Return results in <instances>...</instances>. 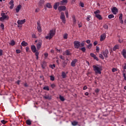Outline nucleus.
Wrapping results in <instances>:
<instances>
[{"mask_svg":"<svg viewBox=\"0 0 126 126\" xmlns=\"http://www.w3.org/2000/svg\"><path fill=\"white\" fill-rule=\"evenodd\" d=\"M93 67L94 68V70L95 72V73H96V74H97V73H98V74H101V71H102V67L99 66L98 64H96L94 65L93 66Z\"/></svg>","mask_w":126,"mask_h":126,"instance_id":"obj_1","label":"nucleus"},{"mask_svg":"<svg viewBox=\"0 0 126 126\" xmlns=\"http://www.w3.org/2000/svg\"><path fill=\"white\" fill-rule=\"evenodd\" d=\"M56 34V31L55 30H51L47 34V36H45V39L47 40H51L55 34Z\"/></svg>","mask_w":126,"mask_h":126,"instance_id":"obj_2","label":"nucleus"},{"mask_svg":"<svg viewBox=\"0 0 126 126\" xmlns=\"http://www.w3.org/2000/svg\"><path fill=\"white\" fill-rule=\"evenodd\" d=\"M1 17H0V21H3V20H8L9 17H8L5 13H1Z\"/></svg>","mask_w":126,"mask_h":126,"instance_id":"obj_3","label":"nucleus"},{"mask_svg":"<svg viewBox=\"0 0 126 126\" xmlns=\"http://www.w3.org/2000/svg\"><path fill=\"white\" fill-rule=\"evenodd\" d=\"M60 19H61L63 24H65V22L66 21V20H65V16H64V13L63 12L61 13Z\"/></svg>","mask_w":126,"mask_h":126,"instance_id":"obj_4","label":"nucleus"},{"mask_svg":"<svg viewBox=\"0 0 126 126\" xmlns=\"http://www.w3.org/2000/svg\"><path fill=\"white\" fill-rule=\"evenodd\" d=\"M74 46L75 49H79L81 47L80 42L78 41H74Z\"/></svg>","mask_w":126,"mask_h":126,"instance_id":"obj_5","label":"nucleus"},{"mask_svg":"<svg viewBox=\"0 0 126 126\" xmlns=\"http://www.w3.org/2000/svg\"><path fill=\"white\" fill-rule=\"evenodd\" d=\"M41 47H42V40L38 41L36 44L37 51H39L41 49Z\"/></svg>","mask_w":126,"mask_h":126,"instance_id":"obj_6","label":"nucleus"},{"mask_svg":"<svg viewBox=\"0 0 126 126\" xmlns=\"http://www.w3.org/2000/svg\"><path fill=\"white\" fill-rule=\"evenodd\" d=\"M37 31H38V32L41 33V32H42V28L41 27V24H40V22L38 21L37 22Z\"/></svg>","mask_w":126,"mask_h":126,"instance_id":"obj_7","label":"nucleus"},{"mask_svg":"<svg viewBox=\"0 0 126 126\" xmlns=\"http://www.w3.org/2000/svg\"><path fill=\"white\" fill-rule=\"evenodd\" d=\"M109 54V50L106 49L104 51L102 52V55L104 56V58H108V55Z\"/></svg>","mask_w":126,"mask_h":126,"instance_id":"obj_8","label":"nucleus"},{"mask_svg":"<svg viewBox=\"0 0 126 126\" xmlns=\"http://www.w3.org/2000/svg\"><path fill=\"white\" fill-rule=\"evenodd\" d=\"M26 22V20L24 19V20H19L17 21V24L18 25H22V24H24Z\"/></svg>","mask_w":126,"mask_h":126,"instance_id":"obj_9","label":"nucleus"},{"mask_svg":"<svg viewBox=\"0 0 126 126\" xmlns=\"http://www.w3.org/2000/svg\"><path fill=\"white\" fill-rule=\"evenodd\" d=\"M14 2V1H13V0H11L9 3V4L10 5V9H13V7L14 6V4L13 3Z\"/></svg>","mask_w":126,"mask_h":126,"instance_id":"obj_10","label":"nucleus"},{"mask_svg":"<svg viewBox=\"0 0 126 126\" xmlns=\"http://www.w3.org/2000/svg\"><path fill=\"white\" fill-rule=\"evenodd\" d=\"M66 8V7H65V6H60L58 7V10L59 11H63V10H65Z\"/></svg>","mask_w":126,"mask_h":126,"instance_id":"obj_11","label":"nucleus"},{"mask_svg":"<svg viewBox=\"0 0 126 126\" xmlns=\"http://www.w3.org/2000/svg\"><path fill=\"white\" fill-rule=\"evenodd\" d=\"M105 39H106V33H103L100 35V42L104 41Z\"/></svg>","mask_w":126,"mask_h":126,"instance_id":"obj_12","label":"nucleus"},{"mask_svg":"<svg viewBox=\"0 0 126 126\" xmlns=\"http://www.w3.org/2000/svg\"><path fill=\"white\" fill-rule=\"evenodd\" d=\"M112 12L113 14H117V13L118 12V8L116 7H113L112 9Z\"/></svg>","mask_w":126,"mask_h":126,"instance_id":"obj_13","label":"nucleus"},{"mask_svg":"<svg viewBox=\"0 0 126 126\" xmlns=\"http://www.w3.org/2000/svg\"><path fill=\"white\" fill-rule=\"evenodd\" d=\"M77 63V59H74L71 63V65L73 67L75 66V63Z\"/></svg>","mask_w":126,"mask_h":126,"instance_id":"obj_14","label":"nucleus"},{"mask_svg":"<svg viewBox=\"0 0 126 126\" xmlns=\"http://www.w3.org/2000/svg\"><path fill=\"white\" fill-rule=\"evenodd\" d=\"M121 53L124 59H126V50L123 49Z\"/></svg>","mask_w":126,"mask_h":126,"instance_id":"obj_15","label":"nucleus"},{"mask_svg":"<svg viewBox=\"0 0 126 126\" xmlns=\"http://www.w3.org/2000/svg\"><path fill=\"white\" fill-rule=\"evenodd\" d=\"M31 50L32 52H33V53H35L37 51V49H36V46H35V45H32Z\"/></svg>","mask_w":126,"mask_h":126,"instance_id":"obj_16","label":"nucleus"},{"mask_svg":"<svg viewBox=\"0 0 126 126\" xmlns=\"http://www.w3.org/2000/svg\"><path fill=\"white\" fill-rule=\"evenodd\" d=\"M119 20H120V23L124 24V20H123V14H120L119 16Z\"/></svg>","mask_w":126,"mask_h":126,"instance_id":"obj_17","label":"nucleus"},{"mask_svg":"<svg viewBox=\"0 0 126 126\" xmlns=\"http://www.w3.org/2000/svg\"><path fill=\"white\" fill-rule=\"evenodd\" d=\"M119 49H120V46L118 44H117L114 46L113 48V51L115 52L117 51V50H119Z\"/></svg>","mask_w":126,"mask_h":126,"instance_id":"obj_18","label":"nucleus"},{"mask_svg":"<svg viewBox=\"0 0 126 126\" xmlns=\"http://www.w3.org/2000/svg\"><path fill=\"white\" fill-rule=\"evenodd\" d=\"M43 98H44V99H46L47 100H51L52 99V96L51 95H44L43 96Z\"/></svg>","mask_w":126,"mask_h":126,"instance_id":"obj_19","label":"nucleus"},{"mask_svg":"<svg viewBox=\"0 0 126 126\" xmlns=\"http://www.w3.org/2000/svg\"><path fill=\"white\" fill-rule=\"evenodd\" d=\"M59 5H60V2H56L54 5V9L57 10V9H58V6H59Z\"/></svg>","mask_w":126,"mask_h":126,"instance_id":"obj_20","label":"nucleus"},{"mask_svg":"<svg viewBox=\"0 0 126 126\" xmlns=\"http://www.w3.org/2000/svg\"><path fill=\"white\" fill-rule=\"evenodd\" d=\"M44 2H45L44 0H40L38 5L39 6L42 7L43 6V5L44 4Z\"/></svg>","mask_w":126,"mask_h":126,"instance_id":"obj_21","label":"nucleus"},{"mask_svg":"<svg viewBox=\"0 0 126 126\" xmlns=\"http://www.w3.org/2000/svg\"><path fill=\"white\" fill-rule=\"evenodd\" d=\"M67 64V62L63 61L62 63V66H63V68H64L65 66H66Z\"/></svg>","mask_w":126,"mask_h":126,"instance_id":"obj_22","label":"nucleus"},{"mask_svg":"<svg viewBox=\"0 0 126 126\" xmlns=\"http://www.w3.org/2000/svg\"><path fill=\"white\" fill-rule=\"evenodd\" d=\"M64 54L66 56H71V53H70V51L68 50H66V51H65Z\"/></svg>","mask_w":126,"mask_h":126,"instance_id":"obj_23","label":"nucleus"},{"mask_svg":"<svg viewBox=\"0 0 126 126\" xmlns=\"http://www.w3.org/2000/svg\"><path fill=\"white\" fill-rule=\"evenodd\" d=\"M46 65H47L46 62H43L41 64V67L43 69H44L45 67H46Z\"/></svg>","mask_w":126,"mask_h":126,"instance_id":"obj_24","label":"nucleus"},{"mask_svg":"<svg viewBox=\"0 0 126 126\" xmlns=\"http://www.w3.org/2000/svg\"><path fill=\"white\" fill-rule=\"evenodd\" d=\"M21 9V5H19L16 8V11L17 13H18L19 10Z\"/></svg>","mask_w":126,"mask_h":126,"instance_id":"obj_25","label":"nucleus"},{"mask_svg":"<svg viewBox=\"0 0 126 126\" xmlns=\"http://www.w3.org/2000/svg\"><path fill=\"white\" fill-rule=\"evenodd\" d=\"M21 45L23 46V47H26V46H28V43H27V42H25V41H23L21 43Z\"/></svg>","mask_w":126,"mask_h":126,"instance_id":"obj_26","label":"nucleus"},{"mask_svg":"<svg viewBox=\"0 0 126 126\" xmlns=\"http://www.w3.org/2000/svg\"><path fill=\"white\" fill-rule=\"evenodd\" d=\"M62 78H65L66 77V73H65V72L63 71L62 72Z\"/></svg>","mask_w":126,"mask_h":126,"instance_id":"obj_27","label":"nucleus"},{"mask_svg":"<svg viewBox=\"0 0 126 126\" xmlns=\"http://www.w3.org/2000/svg\"><path fill=\"white\" fill-rule=\"evenodd\" d=\"M95 17H96V18H98L99 20H102V19H103V18H102V16H101L100 14L96 15Z\"/></svg>","mask_w":126,"mask_h":126,"instance_id":"obj_28","label":"nucleus"},{"mask_svg":"<svg viewBox=\"0 0 126 126\" xmlns=\"http://www.w3.org/2000/svg\"><path fill=\"white\" fill-rule=\"evenodd\" d=\"M46 7L48 8H52L53 6H52V4L51 3H46Z\"/></svg>","mask_w":126,"mask_h":126,"instance_id":"obj_29","label":"nucleus"},{"mask_svg":"<svg viewBox=\"0 0 126 126\" xmlns=\"http://www.w3.org/2000/svg\"><path fill=\"white\" fill-rule=\"evenodd\" d=\"M26 124L28 126H31V125H32V123L31 122V121H30V120H27L26 121Z\"/></svg>","mask_w":126,"mask_h":126,"instance_id":"obj_30","label":"nucleus"},{"mask_svg":"<svg viewBox=\"0 0 126 126\" xmlns=\"http://www.w3.org/2000/svg\"><path fill=\"white\" fill-rule=\"evenodd\" d=\"M61 4L63 5L64 3H67V0H63L61 1Z\"/></svg>","mask_w":126,"mask_h":126,"instance_id":"obj_31","label":"nucleus"},{"mask_svg":"<svg viewBox=\"0 0 126 126\" xmlns=\"http://www.w3.org/2000/svg\"><path fill=\"white\" fill-rule=\"evenodd\" d=\"M92 46H93V44L92 43H89V45H87V48L90 49L92 48Z\"/></svg>","mask_w":126,"mask_h":126,"instance_id":"obj_32","label":"nucleus"},{"mask_svg":"<svg viewBox=\"0 0 126 126\" xmlns=\"http://www.w3.org/2000/svg\"><path fill=\"white\" fill-rule=\"evenodd\" d=\"M35 56L36 57V60H39V52L35 51Z\"/></svg>","mask_w":126,"mask_h":126,"instance_id":"obj_33","label":"nucleus"},{"mask_svg":"<svg viewBox=\"0 0 126 126\" xmlns=\"http://www.w3.org/2000/svg\"><path fill=\"white\" fill-rule=\"evenodd\" d=\"M9 45H11V46H14L15 45V41H14V40H11Z\"/></svg>","mask_w":126,"mask_h":126,"instance_id":"obj_34","label":"nucleus"},{"mask_svg":"<svg viewBox=\"0 0 126 126\" xmlns=\"http://www.w3.org/2000/svg\"><path fill=\"white\" fill-rule=\"evenodd\" d=\"M68 36V34L67 33H64L63 35V39H67Z\"/></svg>","mask_w":126,"mask_h":126,"instance_id":"obj_35","label":"nucleus"},{"mask_svg":"<svg viewBox=\"0 0 126 126\" xmlns=\"http://www.w3.org/2000/svg\"><path fill=\"white\" fill-rule=\"evenodd\" d=\"M59 98L61 100V101H62V102H63V101H64L65 100L64 97H63V96L62 95H60Z\"/></svg>","mask_w":126,"mask_h":126,"instance_id":"obj_36","label":"nucleus"},{"mask_svg":"<svg viewBox=\"0 0 126 126\" xmlns=\"http://www.w3.org/2000/svg\"><path fill=\"white\" fill-rule=\"evenodd\" d=\"M43 90L49 91L50 90V88H49V86H45L43 87Z\"/></svg>","mask_w":126,"mask_h":126,"instance_id":"obj_37","label":"nucleus"},{"mask_svg":"<svg viewBox=\"0 0 126 126\" xmlns=\"http://www.w3.org/2000/svg\"><path fill=\"white\" fill-rule=\"evenodd\" d=\"M72 126H77V125H78V122H77L76 121H73L72 123Z\"/></svg>","mask_w":126,"mask_h":126,"instance_id":"obj_38","label":"nucleus"},{"mask_svg":"<svg viewBox=\"0 0 126 126\" xmlns=\"http://www.w3.org/2000/svg\"><path fill=\"white\" fill-rule=\"evenodd\" d=\"M99 13H100V10H97L96 11L94 12V14L95 15H97L98 14H99Z\"/></svg>","mask_w":126,"mask_h":126,"instance_id":"obj_39","label":"nucleus"},{"mask_svg":"<svg viewBox=\"0 0 126 126\" xmlns=\"http://www.w3.org/2000/svg\"><path fill=\"white\" fill-rule=\"evenodd\" d=\"M114 17H115V16L113 14H110L108 15V18H109V19H112V18H114Z\"/></svg>","mask_w":126,"mask_h":126,"instance_id":"obj_40","label":"nucleus"},{"mask_svg":"<svg viewBox=\"0 0 126 126\" xmlns=\"http://www.w3.org/2000/svg\"><path fill=\"white\" fill-rule=\"evenodd\" d=\"M1 124H3V125H5V124H6V123H7V121H6L4 120H3L1 121Z\"/></svg>","mask_w":126,"mask_h":126,"instance_id":"obj_41","label":"nucleus"},{"mask_svg":"<svg viewBox=\"0 0 126 126\" xmlns=\"http://www.w3.org/2000/svg\"><path fill=\"white\" fill-rule=\"evenodd\" d=\"M81 50L83 52V53H85L86 51V48L85 47H82V48H81Z\"/></svg>","mask_w":126,"mask_h":126,"instance_id":"obj_42","label":"nucleus"},{"mask_svg":"<svg viewBox=\"0 0 126 126\" xmlns=\"http://www.w3.org/2000/svg\"><path fill=\"white\" fill-rule=\"evenodd\" d=\"M99 57L100 59H101V60H104V56H103V55L101 54H99Z\"/></svg>","mask_w":126,"mask_h":126,"instance_id":"obj_43","label":"nucleus"},{"mask_svg":"<svg viewBox=\"0 0 126 126\" xmlns=\"http://www.w3.org/2000/svg\"><path fill=\"white\" fill-rule=\"evenodd\" d=\"M103 28H104V29L108 30L109 29V27L107 25H104L103 26Z\"/></svg>","mask_w":126,"mask_h":126,"instance_id":"obj_44","label":"nucleus"},{"mask_svg":"<svg viewBox=\"0 0 126 126\" xmlns=\"http://www.w3.org/2000/svg\"><path fill=\"white\" fill-rule=\"evenodd\" d=\"M90 56L94 58L96 56V55L94 54V53H91Z\"/></svg>","mask_w":126,"mask_h":126,"instance_id":"obj_45","label":"nucleus"},{"mask_svg":"<svg viewBox=\"0 0 126 126\" xmlns=\"http://www.w3.org/2000/svg\"><path fill=\"white\" fill-rule=\"evenodd\" d=\"M50 80L52 81H54V80H55V77L53 76H50Z\"/></svg>","mask_w":126,"mask_h":126,"instance_id":"obj_46","label":"nucleus"},{"mask_svg":"<svg viewBox=\"0 0 126 126\" xmlns=\"http://www.w3.org/2000/svg\"><path fill=\"white\" fill-rule=\"evenodd\" d=\"M16 53L17 54H20V53H21V51H20V50H19V49H17L16 50Z\"/></svg>","mask_w":126,"mask_h":126,"instance_id":"obj_47","label":"nucleus"},{"mask_svg":"<svg viewBox=\"0 0 126 126\" xmlns=\"http://www.w3.org/2000/svg\"><path fill=\"white\" fill-rule=\"evenodd\" d=\"M60 59H61V60H63V61H64V57L62 55L59 56Z\"/></svg>","mask_w":126,"mask_h":126,"instance_id":"obj_48","label":"nucleus"},{"mask_svg":"<svg viewBox=\"0 0 126 126\" xmlns=\"http://www.w3.org/2000/svg\"><path fill=\"white\" fill-rule=\"evenodd\" d=\"M80 5L81 7H84V3L83 2H80Z\"/></svg>","mask_w":126,"mask_h":126,"instance_id":"obj_49","label":"nucleus"},{"mask_svg":"<svg viewBox=\"0 0 126 126\" xmlns=\"http://www.w3.org/2000/svg\"><path fill=\"white\" fill-rule=\"evenodd\" d=\"M79 28H81L82 27V24H81V23H79L78 24Z\"/></svg>","mask_w":126,"mask_h":126,"instance_id":"obj_50","label":"nucleus"},{"mask_svg":"<svg viewBox=\"0 0 126 126\" xmlns=\"http://www.w3.org/2000/svg\"><path fill=\"white\" fill-rule=\"evenodd\" d=\"M100 50V48L99 47L96 46V51L97 53H99V51Z\"/></svg>","mask_w":126,"mask_h":126,"instance_id":"obj_51","label":"nucleus"},{"mask_svg":"<svg viewBox=\"0 0 126 126\" xmlns=\"http://www.w3.org/2000/svg\"><path fill=\"white\" fill-rule=\"evenodd\" d=\"M3 52L2 51V50L0 49V56H2Z\"/></svg>","mask_w":126,"mask_h":126,"instance_id":"obj_52","label":"nucleus"},{"mask_svg":"<svg viewBox=\"0 0 126 126\" xmlns=\"http://www.w3.org/2000/svg\"><path fill=\"white\" fill-rule=\"evenodd\" d=\"M0 27H1V28H2V30H3V29H4V25H3V24H1Z\"/></svg>","mask_w":126,"mask_h":126,"instance_id":"obj_53","label":"nucleus"},{"mask_svg":"<svg viewBox=\"0 0 126 126\" xmlns=\"http://www.w3.org/2000/svg\"><path fill=\"white\" fill-rule=\"evenodd\" d=\"M55 67H56V64H53L51 65V68H52V69H54V68H55Z\"/></svg>","mask_w":126,"mask_h":126,"instance_id":"obj_54","label":"nucleus"},{"mask_svg":"<svg viewBox=\"0 0 126 126\" xmlns=\"http://www.w3.org/2000/svg\"><path fill=\"white\" fill-rule=\"evenodd\" d=\"M84 46H85V43L84 42H82L81 43V47H84Z\"/></svg>","mask_w":126,"mask_h":126,"instance_id":"obj_55","label":"nucleus"},{"mask_svg":"<svg viewBox=\"0 0 126 126\" xmlns=\"http://www.w3.org/2000/svg\"><path fill=\"white\" fill-rule=\"evenodd\" d=\"M73 25H75V24H76V19L73 20Z\"/></svg>","mask_w":126,"mask_h":126,"instance_id":"obj_56","label":"nucleus"},{"mask_svg":"<svg viewBox=\"0 0 126 126\" xmlns=\"http://www.w3.org/2000/svg\"><path fill=\"white\" fill-rule=\"evenodd\" d=\"M86 42L87 44H90V43H91V41H90L89 39L87 40Z\"/></svg>","mask_w":126,"mask_h":126,"instance_id":"obj_57","label":"nucleus"},{"mask_svg":"<svg viewBox=\"0 0 126 126\" xmlns=\"http://www.w3.org/2000/svg\"><path fill=\"white\" fill-rule=\"evenodd\" d=\"M48 53L44 54L45 59H47L48 58Z\"/></svg>","mask_w":126,"mask_h":126,"instance_id":"obj_58","label":"nucleus"},{"mask_svg":"<svg viewBox=\"0 0 126 126\" xmlns=\"http://www.w3.org/2000/svg\"><path fill=\"white\" fill-rule=\"evenodd\" d=\"M123 76H124V79H125V80H126V73H123Z\"/></svg>","mask_w":126,"mask_h":126,"instance_id":"obj_59","label":"nucleus"},{"mask_svg":"<svg viewBox=\"0 0 126 126\" xmlns=\"http://www.w3.org/2000/svg\"><path fill=\"white\" fill-rule=\"evenodd\" d=\"M115 71H117V69L115 68H112V72H115Z\"/></svg>","mask_w":126,"mask_h":126,"instance_id":"obj_60","label":"nucleus"},{"mask_svg":"<svg viewBox=\"0 0 126 126\" xmlns=\"http://www.w3.org/2000/svg\"><path fill=\"white\" fill-rule=\"evenodd\" d=\"M51 86L52 88H54V87H56V85L54 84H51Z\"/></svg>","mask_w":126,"mask_h":126,"instance_id":"obj_61","label":"nucleus"},{"mask_svg":"<svg viewBox=\"0 0 126 126\" xmlns=\"http://www.w3.org/2000/svg\"><path fill=\"white\" fill-rule=\"evenodd\" d=\"M35 12H39V11H40V9L36 8V9H35Z\"/></svg>","mask_w":126,"mask_h":126,"instance_id":"obj_62","label":"nucleus"},{"mask_svg":"<svg viewBox=\"0 0 126 126\" xmlns=\"http://www.w3.org/2000/svg\"><path fill=\"white\" fill-rule=\"evenodd\" d=\"M97 44H98V42H97V41H95L94 42V46H96L97 45Z\"/></svg>","mask_w":126,"mask_h":126,"instance_id":"obj_63","label":"nucleus"},{"mask_svg":"<svg viewBox=\"0 0 126 126\" xmlns=\"http://www.w3.org/2000/svg\"><path fill=\"white\" fill-rule=\"evenodd\" d=\"M26 52H29V47H27L26 48Z\"/></svg>","mask_w":126,"mask_h":126,"instance_id":"obj_64","label":"nucleus"}]
</instances>
